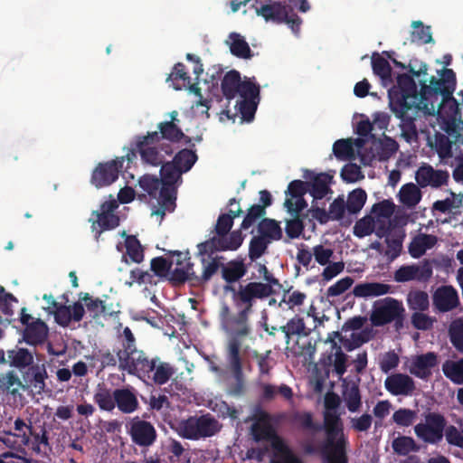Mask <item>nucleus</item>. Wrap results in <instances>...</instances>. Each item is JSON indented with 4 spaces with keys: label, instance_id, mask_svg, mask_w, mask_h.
<instances>
[{
    "label": "nucleus",
    "instance_id": "nucleus-58",
    "mask_svg": "<svg viewBox=\"0 0 463 463\" xmlns=\"http://www.w3.org/2000/svg\"><path fill=\"white\" fill-rule=\"evenodd\" d=\"M441 158L449 157L452 154V142L445 134L436 132L432 145Z\"/></svg>",
    "mask_w": 463,
    "mask_h": 463
},
{
    "label": "nucleus",
    "instance_id": "nucleus-7",
    "mask_svg": "<svg viewBox=\"0 0 463 463\" xmlns=\"http://www.w3.org/2000/svg\"><path fill=\"white\" fill-rule=\"evenodd\" d=\"M326 439L319 446L320 454L326 463H347L348 440L343 427L323 428Z\"/></svg>",
    "mask_w": 463,
    "mask_h": 463
},
{
    "label": "nucleus",
    "instance_id": "nucleus-41",
    "mask_svg": "<svg viewBox=\"0 0 463 463\" xmlns=\"http://www.w3.org/2000/svg\"><path fill=\"white\" fill-rule=\"evenodd\" d=\"M203 269L202 275L198 276L196 273L194 276V286H203L207 283L214 274L217 273L219 269H222V262L219 257L213 258L211 261H206L203 259Z\"/></svg>",
    "mask_w": 463,
    "mask_h": 463
},
{
    "label": "nucleus",
    "instance_id": "nucleus-45",
    "mask_svg": "<svg viewBox=\"0 0 463 463\" xmlns=\"http://www.w3.org/2000/svg\"><path fill=\"white\" fill-rule=\"evenodd\" d=\"M399 195L400 201L408 207L415 206L421 199L420 188L412 183L402 185Z\"/></svg>",
    "mask_w": 463,
    "mask_h": 463
},
{
    "label": "nucleus",
    "instance_id": "nucleus-12",
    "mask_svg": "<svg viewBox=\"0 0 463 463\" xmlns=\"http://www.w3.org/2000/svg\"><path fill=\"white\" fill-rule=\"evenodd\" d=\"M405 309L402 303L393 298L387 297L373 304L370 321L373 326H383L393 322Z\"/></svg>",
    "mask_w": 463,
    "mask_h": 463
},
{
    "label": "nucleus",
    "instance_id": "nucleus-56",
    "mask_svg": "<svg viewBox=\"0 0 463 463\" xmlns=\"http://www.w3.org/2000/svg\"><path fill=\"white\" fill-rule=\"evenodd\" d=\"M333 153L337 159L347 160L354 156L353 140L338 139L333 145Z\"/></svg>",
    "mask_w": 463,
    "mask_h": 463
},
{
    "label": "nucleus",
    "instance_id": "nucleus-22",
    "mask_svg": "<svg viewBox=\"0 0 463 463\" xmlns=\"http://www.w3.org/2000/svg\"><path fill=\"white\" fill-rule=\"evenodd\" d=\"M157 129L158 131H156V134L158 139L161 142L170 143L171 146H174L175 144L179 143L180 141H184L188 146H195L194 144H192V138L183 132L176 122H160L157 124Z\"/></svg>",
    "mask_w": 463,
    "mask_h": 463
},
{
    "label": "nucleus",
    "instance_id": "nucleus-59",
    "mask_svg": "<svg viewBox=\"0 0 463 463\" xmlns=\"http://www.w3.org/2000/svg\"><path fill=\"white\" fill-rule=\"evenodd\" d=\"M286 222V233L289 239L298 238L305 230L304 219L306 215H291Z\"/></svg>",
    "mask_w": 463,
    "mask_h": 463
},
{
    "label": "nucleus",
    "instance_id": "nucleus-33",
    "mask_svg": "<svg viewBox=\"0 0 463 463\" xmlns=\"http://www.w3.org/2000/svg\"><path fill=\"white\" fill-rule=\"evenodd\" d=\"M241 83V74L239 71L232 70L228 71L222 78L221 88L223 96L227 99H232L240 91Z\"/></svg>",
    "mask_w": 463,
    "mask_h": 463
},
{
    "label": "nucleus",
    "instance_id": "nucleus-29",
    "mask_svg": "<svg viewBox=\"0 0 463 463\" xmlns=\"http://www.w3.org/2000/svg\"><path fill=\"white\" fill-rule=\"evenodd\" d=\"M269 442L270 443L273 450L281 456L280 459L271 460L270 463H304L277 432L269 440Z\"/></svg>",
    "mask_w": 463,
    "mask_h": 463
},
{
    "label": "nucleus",
    "instance_id": "nucleus-53",
    "mask_svg": "<svg viewBox=\"0 0 463 463\" xmlns=\"http://www.w3.org/2000/svg\"><path fill=\"white\" fill-rule=\"evenodd\" d=\"M292 420L303 430H322V425L314 422L313 415L309 411H295L292 414Z\"/></svg>",
    "mask_w": 463,
    "mask_h": 463
},
{
    "label": "nucleus",
    "instance_id": "nucleus-28",
    "mask_svg": "<svg viewBox=\"0 0 463 463\" xmlns=\"http://www.w3.org/2000/svg\"><path fill=\"white\" fill-rule=\"evenodd\" d=\"M392 292V286L381 282H362L353 288V295L356 298H368L386 295Z\"/></svg>",
    "mask_w": 463,
    "mask_h": 463
},
{
    "label": "nucleus",
    "instance_id": "nucleus-23",
    "mask_svg": "<svg viewBox=\"0 0 463 463\" xmlns=\"http://www.w3.org/2000/svg\"><path fill=\"white\" fill-rule=\"evenodd\" d=\"M415 178L417 184L422 188L427 186L439 188L447 184L449 175L447 171L435 170L431 165H424L417 170Z\"/></svg>",
    "mask_w": 463,
    "mask_h": 463
},
{
    "label": "nucleus",
    "instance_id": "nucleus-62",
    "mask_svg": "<svg viewBox=\"0 0 463 463\" xmlns=\"http://www.w3.org/2000/svg\"><path fill=\"white\" fill-rule=\"evenodd\" d=\"M417 418L415 411L406 408H401L392 414V420L401 427H409L412 425Z\"/></svg>",
    "mask_w": 463,
    "mask_h": 463
},
{
    "label": "nucleus",
    "instance_id": "nucleus-40",
    "mask_svg": "<svg viewBox=\"0 0 463 463\" xmlns=\"http://www.w3.org/2000/svg\"><path fill=\"white\" fill-rule=\"evenodd\" d=\"M258 232L260 236L272 241H279L282 238V230L279 223L273 219L264 218L258 224Z\"/></svg>",
    "mask_w": 463,
    "mask_h": 463
},
{
    "label": "nucleus",
    "instance_id": "nucleus-35",
    "mask_svg": "<svg viewBox=\"0 0 463 463\" xmlns=\"http://www.w3.org/2000/svg\"><path fill=\"white\" fill-rule=\"evenodd\" d=\"M115 390L111 391L104 384H99L93 395L94 402L101 411L111 412L115 409Z\"/></svg>",
    "mask_w": 463,
    "mask_h": 463
},
{
    "label": "nucleus",
    "instance_id": "nucleus-57",
    "mask_svg": "<svg viewBox=\"0 0 463 463\" xmlns=\"http://www.w3.org/2000/svg\"><path fill=\"white\" fill-rule=\"evenodd\" d=\"M413 31L411 32L412 42L420 43H430L433 42L430 26H425L420 21H413L411 24Z\"/></svg>",
    "mask_w": 463,
    "mask_h": 463
},
{
    "label": "nucleus",
    "instance_id": "nucleus-19",
    "mask_svg": "<svg viewBox=\"0 0 463 463\" xmlns=\"http://www.w3.org/2000/svg\"><path fill=\"white\" fill-rule=\"evenodd\" d=\"M162 176V186L159 189L158 204L159 207L152 212V215H159L163 218L165 213H172L175 209L176 201V187L175 184L178 181L167 182L165 174L160 172Z\"/></svg>",
    "mask_w": 463,
    "mask_h": 463
},
{
    "label": "nucleus",
    "instance_id": "nucleus-30",
    "mask_svg": "<svg viewBox=\"0 0 463 463\" xmlns=\"http://www.w3.org/2000/svg\"><path fill=\"white\" fill-rule=\"evenodd\" d=\"M48 335V327L46 324L41 320L36 319L27 325L24 330V340L31 345H37L43 344Z\"/></svg>",
    "mask_w": 463,
    "mask_h": 463
},
{
    "label": "nucleus",
    "instance_id": "nucleus-63",
    "mask_svg": "<svg viewBox=\"0 0 463 463\" xmlns=\"http://www.w3.org/2000/svg\"><path fill=\"white\" fill-rule=\"evenodd\" d=\"M266 214V210L263 209V207H260V204H253L251 205L241 224V230H248L250 227H251L260 218L264 216Z\"/></svg>",
    "mask_w": 463,
    "mask_h": 463
},
{
    "label": "nucleus",
    "instance_id": "nucleus-10",
    "mask_svg": "<svg viewBox=\"0 0 463 463\" xmlns=\"http://www.w3.org/2000/svg\"><path fill=\"white\" fill-rule=\"evenodd\" d=\"M158 356L150 357L145 351L137 349L118 361V368L128 374L147 378L155 370Z\"/></svg>",
    "mask_w": 463,
    "mask_h": 463
},
{
    "label": "nucleus",
    "instance_id": "nucleus-42",
    "mask_svg": "<svg viewBox=\"0 0 463 463\" xmlns=\"http://www.w3.org/2000/svg\"><path fill=\"white\" fill-rule=\"evenodd\" d=\"M184 260H187V262L183 268H175L172 271L169 272V280L174 285H182L186 281L190 282L191 285L194 286V276L195 272L193 269L194 264L190 261V258H184Z\"/></svg>",
    "mask_w": 463,
    "mask_h": 463
},
{
    "label": "nucleus",
    "instance_id": "nucleus-17",
    "mask_svg": "<svg viewBox=\"0 0 463 463\" xmlns=\"http://www.w3.org/2000/svg\"><path fill=\"white\" fill-rule=\"evenodd\" d=\"M433 269L430 261L425 260L422 264L402 265L393 274V279L398 283H404L411 280L427 282L432 277Z\"/></svg>",
    "mask_w": 463,
    "mask_h": 463
},
{
    "label": "nucleus",
    "instance_id": "nucleus-13",
    "mask_svg": "<svg viewBox=\"0 0 463 463\" xmlns=\"http://www.w3.org/2000/svg\"><path fill=\"white\" fill-rule=\"evenodd\" d=\"M125 161H127V155L110 161L99 163L92 171L90 183L97 188L112 184L118 180Z\"/></svg>",
    "mask_w": 463,
    "mask_h": 463
},
{
    "label": "nucleus",
    "instance_id": "nucleus-4",
    "mask_svg": "<svg viewBox=\"0 0 463 463\" xmlns=\"http://www.w3.org/2000/svg\"><path fill=\"white\" fill-rule=\"evenodd\" d=\"M175 152V147L170 143L161 142L156 131H148L145 135L136 136L131 148L127 153L128 165L139 155L141 162L150 166H161L165 164L166 158Z\"/></svg>",
    "mask_w": 463,
    "mask_h": 463
},
{
    "label": "nucleus",
    "instance_id": "nucleus-18",
    "mask_svg": "<svg viewBox=\"0 0 463 463\" xmlns=\"http://www.w3.org/2000/svg\"><path fill=\"white\" fill-rule=\"evenodd\" d=\"M22 378L24 382V391L31 389L36 394L46 392V380L48 373L44 364H33L22 371Z\"/></svg>",
    "mask_w": 463,
    "mask_h": 463
},
{
    "label": "nucleus",
    "instance_id": "nucleus-51",
    "mask_svg": "<svg viewBox=\"0 0 463 463\" xmlns=\"http://www.w3.org/2000/svg\"><path fill=\"white\" fill-rule=\"evenodd\" d=\"M367 194L365 191L362 188H356L352 191L346 202V210L351 214H355L359 213L364 207L366 202Z\"/></svg>",
    "mask_w": 463,
    "mask_h": 463
},
{
    "label": "nucleus",
    "instance_id": "nucleus-36",
    "mask_svg": "<svg viewBox=\"0 0 463 463\" xmlns=\"http://www.w3.org/2000/svg\"><path fill=\"white\" fill-rule=\"evenodd\" d=\"M372 69L373 73L382 80L384 85L392 82V67L389 61L378 52H373L372 55Z\"/></svg>",
    "mask_w": 463,
    "mask_h": 463
},
{
    "label": "nucleus",
    "instance_id": "nucleus-47",
    "mask_svg": "<svg viewBox=\"0 0 463 463\" xmlns=\"http://www.w3.org/2000/svg\"><path fill=\"white\" fill-rule=\"evenodd\" d=\"M442 371L452 383H463V358L458 361H446L442 365Z\"/></svg>",
    "mask_w": 463,
    "mask_h": 463
},
{
    "label": "nucleus",
    "instance_id": "nucleus-16",
    "mask_svg": "<svg viewBox=\"0 0 463 463\" xmlns=\"http://www.w3.org/2000/svg\"><path fill=\"white\" fill-rule=\"evenodd\" d=\"M276 293L269 285H264L262 282L250 281L245 285H240L238 290H235L234 298L245 305L244 309L251 311L257 299H265Z\"/></svg>",
    "mask_w": 463,
    "mask_h": 463
},
{
    "label": "nucleus",
    "instance_id": "nucleus-54",
    "mask_svg": "<svg viewBox=\"0 0 463 463\" xmlns=\"http://www.w3.org/2000/svg\"><path fill=\"white\" fill-rule=\"evenodd\" d=\"M444 437L449 446L463 449V421L459 422V427L449 425L445 427Z\"/></svg>",
    "mask_w": 463,
    "mask_h": 463
},
{
    "label": "nucleus",
    "instance_id": "nucleus-26",
    "mask_svg": "<svg viewBox=\"0 0 463 463\" xmlns=\"http://www.w3.org/2000/svg\"><path fill=\"white\" fill-rule=\"evenodd\" d=\"M115 408L124 413L131 414L138 410L139 402L135 390L129 387L115 389Z\"/></svg>",
    "mask_w": 463,
    "mask_h": 463
},
{
    "label": "nucleus",
    "instance_id": "nucleus-39",
    "mask_svg": "<svg viewBox=\"0 0 463 463\" xmlns=\"http://www.w3.org/2000/svg\"><path fill=\"white\" fill-rule=\"evenodd\" d=\"M175 373V370L174 366L167 362L161 361L160 357H158L155 370L147 379L153 381L156 385H163L165 384Z\"/></svg>",
    "mask_w": 463,
    "mask_h": 463
},
{
    "label": "nucleus",
    "instance_id": "nucleus-11",
    "mask_svg": "<svg viewBox=\"0 0 463 463\" xmlns=\"http://www.w3.org/2000/svg\"><path fill=\"white\" fill-rule=\"evenodd\" d=\"M194 147L189 146V148L179 150L171 161H167L162 165L160 172L165 174L167 182L182 181V175L192 169L198 160V156L196 151L193 149Z\"/></svg>",
    "mask_w": 463,
    "mask_h": 463
},
{
    "label": "nucleus",
    "instance_id": "nucleus-60",
    "mask_svg": "<svg viewBox=\"0 0 463 463\" xmlns=\"http://www.w3.org/2000/svg\"><path fill=\"white\" fill-rule=\"evenodd\" d=\"M139 186L146 192L150 196L156 197L158 190L162 186V176L160 178L146 175L139 179Z\"/></svg>",
    "mask_w": 463,
    "mask_h": 463
},
{
    "label": "nucleus",
    "instance_id": "nucleus-44",
    "mask_svg": "<svg viewBox=\"0 0 463 463\" xmlns=\"http://www.w3.org/2000/svg\"><path fill=\"white\" fill-rule=\"evenodd\" d=\"M80 299L84 301L89 312L92 315L93 319H97L101 316L111 315L103 300L99 298H92L89 293H80Z\"/></svg>",
    "mask_w": 463,
    "mask_h": 463
},
{
    "label": "nucleus",
    "instance_id": "nucleus-43",
    "mask_svg": "<svg viewBox=\"0 0 463 463\" xmlns=\"http://www.w3.org/2000/svg\"><path fill=\"white\" fill-rule=\"evenodd\" d=\"M346 408L350 412H357L362 407V395L358 384L353 383L343 391Z\"/></svg>",
    "mask_w": 463,
    "mask_h": 463
},
{
    "label": "nucleus",
    "instance_id": "nucleus-14",
    "mask_svg": "<svg viewBox=\"0 0 463 463\" xmlns=\"http://www.w3.org/2000/svg\"><path fill=\"white\" fill-rule=\"evenodd\" d=\"M118 206L114 200L106 201L100 204L99 210L92 212L90 222L92 231L97 232V239L103 231L113 230L119 225V217L114 213Z\"/></svg>",
    "mask_w": 463,
    "mask_h": 463
},
{
    "label": "nucleus",
    "instance_id": "nucleus-38",
    "mask_svg": "<svg viewBox=\"0 0 463 463\" xmlns=\"http://www.w3.org/2000/svg\"><path fill=\"white\" fill-rule=\"evenodd\" d=\"M7 356L11 366L26 369L33 364V354L26 348H17L7 351Z\"/></svg>",
    "mask_w": 463,
    "mask_h": 463
},
{
    "label": "nucleus",
    "instance_id": "nucleus-6",
    "mask_svg": "<svg viewBox=\"0 0 463 463\" xmlns=\"http://www.w3.org/2000/svg\"><path fill=\"white\" fill-rule=\"evenodd\" d=\"M251 7L255 9L257 15L261 16L266 22L277 24H286L295 34L299 33L302 19L286 1L269 0L262 3L260 0H254Z\"/></svg>",
    "mask_w": 463,
    "mask_h": 463
},
{
    "label": "nucleus",
    "instance_id": "nucleus-55",
    "mask_svg": "<svg viewBox=\"0 0 463 463\" xmlns=\"http://www.w3.org/2000/svg\"><path fill=\"white\" fill-rule=\"evenodd\" d=\"M392 447L398 455L405 456L411 451H417L415 440L409 436H400L392 440Z\"/></svg>",
    "mask_w": 463,
    "mask_h": 463
},
{
    "label": "nucleus",
    "instance_id": "nucleus-49",
    "mask_svg": "<svg viewBox=\"0 0 463 463\" xmlns=\"http://www.w3.org/2000/svg\"><path fill=\"white\" fill-rule=\"evenodd\" d=\"M166 80H171L175 90H181L182 86L190 85L191 78L185 71V66L182 62H177L172 72L168 75Z\"/></svg>",
    "mask_w": 463,
    "mask_h": 463
},
{
    "label": "nucleus",
    "instance_id": "nucleus-27",
    "mask_svg": "<svg viewBox=\"0 0 463 463\" xmlns=\"http://www.w3.org/2000/svg\"><path fill=\"white\" fill-rule=\"evenodd\" d=\"M438 364V356L433 352L417 355L410 369L411 374L420 379H427L431 375V369Z\"/></svg>",
    "mask_w": 463,
    "mask_h": 463
},
{
    "label": "nucleus",
    "instance_id": "nucleus-2",
    "mask_svg": "<svg viewBox=\"0 0 463 463\" xmlns=\"http://www.w3.org/2000/svg\"><path fill=\"white\" fill-rule=\"evenodd\" d=\"M250 311L242 309L234 317L228 318L223 330L229 335L225 345L227 369L233 381L228 383L226 392L229 395L239 397L245 392V376L243 373L241 348L242 340L250 334L248 315Z\"/></svg>",
    "mask_w": 463,
    "mask_h": 463
},
{
    "label": "nucleus",
    "instance_id": "nucleus-5",
    "mask_svg": "<svg viewBox=\"0 0 463 463\" xmlns=\"http://www.w3.org/2000/svg\"><path fill=\"white\" fill-rule=\"evenodd\" d=\"M232 226L233 222L230 215L221 213L214 226L216 236L197 245L199 255L238 250L243 242L244 236L241 229L231 232Z\"/></svg>",
    "mask_w": 463,
    "mask_h": 463
},
{
    "label": "nucleus",
    "instance_id": "nucleus-52",
    "mask_svg": "<svg viewBox=\"0 0 463 463\" xmlns=\"http://www.w3.org/2000/svg\"><path fill=\"white\" fill-rule=\"evenodd\" d=\"M269 240L260 235L253 236L249 245V258L251 261H255L260 258L267 250Z\"/></svg>",
    "mask_w": 463,
    "mask_h": 463
},
{
    "label": "nucleus",
    "instance_id": "nucleus-46",
    "mask_svg": "<svg viewBox=\"0 0 463 463\" xmlns=\"http://www.w3.org/2000/svg\"><path fill=\"white\" fill-rule=\"evenodd\" d=\"M123 236H126L125 247L127 255L133 262H142L144 260V250L138 239L135 235H126L125 232Z\"/></svg>",
    "mask_w": 463,
    "mask_h": 463
},
{
    "label": "nucleus",
    "instance_id": "nucleus-15",
    "mask_svg": "<svg viewBox=\"0 0 463 463\" xmlns=\"http://www.w3.org/2000/svg\"><path fill=\"white\" fill-rule=\"evenodd\" d=\"M127 429L132 442L139 447L148 448L156 440L157 432L154 425L138 416L128 421Z\"/></svg>",
    "mask_w": 463,
    "mask_h": 463
},
{
    "label": "nucleus",
    "instance_id": "nucleus-1",
    "mask_svg": "<svg viewBox=\"0 0 463 463\" xmlns=\"http://www.w3.org/2000/svg\"><path fill=\"white\" fill-rule=\"evenodd\" d=\"M389 106L395 117L401 119V136L407 142L417 141L418 131L415 117L419 111L425 113L424 103L419 98L413 78L402 73L397 76L396 84L388 91Z\"/></svg>",
    "mask_w": 463,
    "mask_h": 463
},
{
    "label": "nucleus",
    "instance_id": "nucleus-9",
    "mask_svg": "<svg viewBox=\"0 0 463 463\" xmlns=\"http://www.w3.org/2000/svg\"><path fill=\"white\" fill-rule=\"evenodd\" d=\"M423 416L424 421L414 426L417 438L427 444H439L446 430V418L441 413L435 411H429Z\"/></svg>",
    "mask_w": 463,
    "mask_h": 463
},
{
    "label": "nucleus",
    "instance_id": "nucleus-31",
    "mask_svg": "<svg viewBox=\"0 0 463 463\" xmlns=\"http://www.w3.org/2000/svg\"><path fill=\"white\" fill-rule=\"evenodd\" d=\"M333 176L326 173L316 175L311 181L307 182V185L310 194L315 200L323 199L329 192H331L329 184Z\"/></svg>",
    "mask_w": 463,
    "mask_h": 463
},
{
    "label": "nucleus",
    "instance_id": "nucleus-21",
    "mask_svg": "<svg viewBox=\"0 0 463 463\" xmlns=\"http://www.w3.org/2000/svg\"><path fill=\"white\" fill-rule=\"evenodd\" d=\"M248 272V266L244 262V259L237 258L228 261L227 263H222V279L225 281L223 290L225 292L235 293V288L232 286L233 283L238 282L242 279Z\"/></svg>",
    "mask_w": 463,
    "mask_h": 463
},
{
    "label": "nucleus",
    "instance_id": "nucleus-50",
    "mask_svg": "<svg viewBox=\"0 0 463 463\" xmlns=\"http://www.w3.org/2000/svg\"><path fill=\"white\" fill-rule=\"evenodd\" d=\"M449 336L454 348L463 354V317L451 322L449 327Z\"/></svg>",
    "mask_w": 463,
    "mask_h": 463
},
{
    "label": "nucleus",
    "instance_id": "nucleus-37",
    "mask_svg": "<svg viewBox=\"0 0 463 463\" xmlns=\"http://www.w3.org/2000/svg\"><path fill=\"white\" fill-rule=\"evenodd\" d=\"M279 329L285 334L287 344L289 343L292 335L307 336L310 334V330L306 327L304 319L298 316L290 318Z\"/></svg>",
    "mask_w": 463,
    "mask_h": 463
},
{
    "label": "nucleus",
    "instance_id": "nucleus-25",
    "mask_svg": "<svg viewBox=\"0 0 463 463\" xmlns=\"http://www.w3.org/2000/svg\"><path fill=\"white\" fill-rule=\"evenodd\" d=\"M385 389L392 395H410L415 390V383L411 377L404 373H394L384 382Z\"/></svg>",
    "mask_w": 463,
    "mask_h": 463
},
{
    "label": "nucleus",
    "instance_id": "nucleus-64",
    "mask_svg": "<svg viewBox=\"0 0 463 463\" xmlns=\"http://www.w3.org/2000/svg\"><path fill=\"white\" fill-rule=\"evenodd\" d=\"M374 232V221L370 216L358 220L354 226V234L358 238H364Z\"/></svg>",
    "mask_w": 463,
    "mask_h": 463
},
{
    "label": "nucleus",
    "instance_id": "nucleus-34",
    "mask_svg": "<svg viewBox=\"0 0 463 463\" xmlns=\"http://www.w3.org/2000/svg\"><path fill=\"white\" fill-rule=\"evenodd\" d=\"M226 43L229 44L232 55L241 59H250L252 57L248 43L240 33H231Z\"/></svg>",
    "mask_w": 463,
    "mask_h": 463
},
{
    "label": "nucleus",
    "instance_id": "nucleus-8",
    "mask_svg": "<svg viewBox=\"0 0 463 463\" xmlns=\"http://www.w3.org/2000/svg\"><path fill=\"white\" fill-rule=\"evenodd\" d=\"M220 430L218 420L210 414L200 417L191 416L179 423L178 433L181 437L197 440L201 438H208Z\"/></svg>",
    "mask_w": 463,
    "mask_h": 463
},
{
    "label": "nucleus",
    "instance_id": "nucleus-20",
    "mask_svg": "<svg viewBox=\"0 0 463 463\" xmlns=\"http://www.w3.org/2000/svg\"><path fill=\"white\" fill-rule=\"evenodd\" d=\"M434 308L440 313H447L456 309L460 305L457 289L451 285L439 287L432 295Z\"/></svg>",
    "mask_w": 463,
    "mask_h": 463
},
{
    "label": "nucleus",
    "instance_id": "nucleus-48",
    "mask_svg": "<svg viewBox=\"0 0 463 463\" xmlns=\"http://www.w3.org/2000/svg\"><path fill=\"white\" fill-rule=\"evenodd\" d=\"M410 309L415 312H424L430 307L429 295L422 290L411 291L407 297Z\"/></svg>",
    "mask_w": 463,
    "mask_h": 463
},
{
    "label": "nucleus",
    "instance_id": "nucleus-32",
    "mask_svg": "<svg viewBox=\"0 0 463 463\" xmlns=\"http://www.w3.org/2000/svg\"><path fill=\"white\" fill-rule=\"evenodd\" d=\"M437 243V237L431 234H420L413 238L409 245V253L412 258L418 259L425 254L427 250L433 248Z\"/></svg>",
    "mask_w": 463,
    "mask_h": 463
},
{
    "label": "nucleus",
    "instance_id": "nucleus-61",
    "mask_svg": "<svg viewBox=\"0 0 463 463\" xmlns=\"http://www.w3.org/2000/svg\"><path fill=\"white\" fill-rule=\"evenodd\" d=\"M124 339L122 341V348L117 352L118 360L126 355H129L133 351L137 350L136 339L129 327H125L123 330Z\"/></svg>",
    "mask_w": 463,
    "mask_h": 463
},
{
    "label": "nucleus",
    "instance_id": "nucleus-3",
    "mask_svg": "<svg viewBox=\"0 0 463 463\" xmlns=\"http://www.w3.org/2000/svg\"><path fill=\"white\" fill-rule=\"evenodd\" d=\"M456 87V74L451 69H443L441 78L432 76L428 85L426 80L420 81L419 98L423 100L425 114L439 116L445 106L449 105L453 113L458 109L457 100L453 97Z\"/></svg>",
    "mask_w": 463,
    "mask_h": 463
},
{
    "label": "nucleus",
    "instance_id": "nucleus-24",
    "mask_svg": "<svg viewBox=\"0 0 463 463\" xmlns=\"http://www.w3.org/2000/svg\"><path fill=\"white\" fill-rule=\"evenodd\" d=\"M49 313L53 314L58 325L67 327L71 321H81L85 315V309L80 301H76L72 306L60 304L54 310H49Z\"/></svg>",
    "mask_w": 463,
    "mask_h": 463
}]
</instances>
